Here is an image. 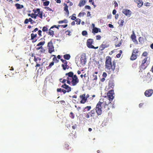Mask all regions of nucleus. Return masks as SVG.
<instances>
[{
	"label": "nucleus",
	"mask_w": 153,
	"mask_h": 153,
	"mask_svg": "<svg viewBox=\"0 0 153 153\" xmlns=\"http://www.w3.org/2000/svg\"><path fill=\"white\" fill-rule=\"evenodd\" d=\"M105 62V68L106 71L108 74H110L111 72H114L115 69L116 62L115 61H113L111 62V58L109 56L106 57Z\"/></svg>",
	"instance_id": "obj_1"
},
{
	"label": "nucleus",
	"mask_w": 153,
	"mask_h": 153,
	"mask_svg": "<svg viewBox=\"0 0 153 153\" xmlns=\"http://www.w3.org/2000/svg\"><path fill=\"white\" fill-rule=\"evenodd\" d=\"M65 76L67 77V83L73 86H75L79 82V79L76 75H74L72 71H70L65 74Z\"/></svg>",
	"instance_id": "obj_2"
},
{
	"label": "nucleus",
	"mask_w": 153,
	"mask_h": 153,
	"mask_svg": "<svg viewBox=\"0 0 153 153\" xmlns=\"http://www.w3.org/2000/svg\"><path fill=\"white\" fill-rule=\"evenodd\" d=\"M101 102L102 107V108L103 107L104 108L105 111H108L109 110L112 105L111 101L107 100L106 101H103Z\"/></svg>",
	"instance_id": "obj_3"
},
{
	"label": "nucleus",
	"mask_w": 153,
	"mask_h": 153,
	"mask_svg": "<svg viewBox=\"0 0 153 153\" xmlns=\"http://www.w3.org/2000/svg\"><path fill=\"white\" fill-rule=\"evenodd\" d=\"M102 103L100 101L97 104L96 107V111L98 116L101 115L102 113Z\"/></svg>",
	"instance_id": "obj_4"
},
{
	"label": "nucleus",
	"mask_w": 153,
	"mask_h": 153,
	"mask_svg": "<svg viewBox=\"0 0 153 153\" xmlns=\"http://www.w3.org/2000/svg\"><path fill=\"white\" fill-rule=\"evenodd\" d=\"M95 114V111L94 109H93L90 112L87 113H84L83 114L86 118L88 119L90 118V116L91 117H94Z\"/></svg>",
	"instance_id": "obj_5"
},
{
	"label": "nucleus",
	"mask_w": 153,
	"mask_h": 153,
	"mask_svg": "<svg viewBox=\"0 0 153 153\" xmlns=\"http://www.w3.org/2000/svg\"><path fill=\"white\" fill-rule=\"evenodd\" d=\"M114 92L113 90H111L109 91L107 93V97L108 98V100L112 101L114 97Z\"/></svg>",
	"instance_id": "obj_6"
},
{
	"label": "nucleus",
	"mask_w": 153,
	"mask_h": 153,
	"mask_svg": "<svg viewBox=\"0 0 153 153\" xmlns=\"http://www.w3.org/2000/svg\"><path fill=\"white\" fill-rule=\"evenodd\" d=\"M139 51L137 49H135L133 50L132 55L130 57V59L131 60H135L137 58V55L136 54L138 53Z\"/></svg>",
	"instance_id": "obj_7"
},
{
	"label": "nucleus",
	"mask_w": 153,
	"mask_h": 153,
	"mask_svg": "<svg viewBox=\"0 0 153 153\" xmlns=\"http://www.w3.org/2000/svg\"><path fill=\"white\" fill-rule=\"evenodd\" d=\"M48 52L49 53H51L53 52L54 51V48L51 41L48 42Z\"/></svg>",
	"instance_id": "obj_8"
},
{
	"label": "nucleus",
	"mask_w": 153,
	"mask_h": 153,
	"mask_svg": "<svg viewBox=\"0 0 153 153\" xmlns=\"http://www.w3.org/2000/svg\"><path fill=\"white\" fill-rule=\"evenodd\" d=\"M54 57L53 59V61L52 62L49 64L48 66L46 67V69L48 70L51 67L54 65V62L56 63H58L59 62V60L57 59L55 55H53Z\"/></svg>",
	"instance_id": "obj_9"
},
{
	"label": "nucleus",
	"mask_w": 153,
	"mask_h": 153,
	"mask_svg": "<svg viewBox=\"0 0 153 153\" xmlns=\"http://www.w3.org/2000/svg\"><path fill=\"white\" fill-rule=\"evenodd\" d=\"M33 11L35 14L38 12V13L36 14V16H38L41 19H42L43 12L42 11H41L39 8H37L36 10L33 9Z\"/></svg>",
	"instance_id": "obj_10"
},
{
	"label": "nucleus",
	"mask_w": 153,
	"mask_h": 153,
	"mask_svg": "<svg viewBox=\"0 0 153 153\" xmlns=\"http://www.w3.org/2000/svg\"><path fill=\"white\" fill-rule=\"evenodd\" d=\"M109 46V44L108 42L106 41L103 42L102 44L100 46L99 49L101 51H102L104 49L108 47Z\"/></svg>",
	"instance_id": "obj_11"
},
{
	"label": "nucleus",
	"mask_w": 153,
	"mask_h": 153,
	"mask_svg": "<svg viewBox=\"0 0 153 153\" xmlns=\"http://www.w3.org/2000/svg\"><path fill=\"white\" fill-rule=\"evenodd\" d=\"M122 12L125 15L129 17L130 16L132 13L131 11L127 9H123L122 11Z\"/></svg>",
	"instance_id": "obj_12"
},
{
	"label": "nucleus",
	"mask_w": 153,
	"mask_h": 153,
	"mask_svg": "<svg viewBox=\"0 0 153 153\" xmlns=\"http://www.w3.org/2000/svg\"><path fill=\"white\" fill-rule=\"evenodd\" d=\"M152 79L151 77V74L149 72L148 73L146 76L145 81L147 83H149L152 81Z\"/></svg>",
	"instance_id": "obj_13"
},
{
	"label": "nucleus",
	"mask_w": 153,
	"mask_h": 153,
	"mask_svg": "<svg viewBox=\"0 0 153 153\" xmlns=\"http://www.w3.org/2000/svg\"><path fill=\"white\" fill-rule=\"evenodd\" d=\"M79 97L81 99L80 101V103L81 104H84L87 101V99L85 97V94H83L82 95H80Z\"/></svg>",
	"instance_id": "obj_14"
},
{
	"label": "nucleus",
	"mask_w": 153,
	"mask_h": 153,
	"mask_svg": "<svg viewBox=\"0 0 153 153\" xmlns=\"http://www.w3.org/2000/svg\"><path fill=\"white\" fill-rule=\"evenodd\" d=\"M93 42V40L92 39H89L87 40V46L89 48H93L94 46L92 45Z\"/></svg>",
	"instance_id": "obj_15"
},
{
	"label": "nucleus",
	"mask_w": 153,
	"mask_h": 153,
	"mask_svg": "<svg viewBox=\"0 0 153 153\" xmlns=\"http://www.w3.org/2000/svg\"><path fill=\"white\" fill-rule=\"evenodd\" d=\"M148 57H146L142 61V63L141 64V65L140 66V68L143 69H145L146 67L147 66H146L145 65V64L146 62L147 61Z\"/></svg>",
	"instance_id": "obj_16"
},
{
	"label": "nucleus",
	"mask_w": 153,
	"mask_h": 153,
	"mask_svg": "<svg viewBox=\"0 0 153 153\" xmlns=\"http://www.w3.org/2000/svg\"><path fill=\"white\" fill-rule=\"evenodd\" d=\"M153 93V90L152 89H150L147 90L145 92V95L147 97H150Z\"/></svg>",
	"instance_id": "obj_17"
},
{
	"label": "nucleus",
	"mask_w": 153,
	"mask_h": 153,
	"mask_svg": "<svg viewBox=\"0 0 153 153\" xmlns=\"http://www.w3.org/2000/svg\"><path fill=\"white\" fill-rule=\"evenodd\" d=\"M61 87L65 88L67 91V92H69L71 91V88L65 83L64 84L61 86Z\"/></svg>",
	"instance_id": "obj_18"
},
{
	"label": "nucleus",
	"mask_w": 153,
	"mask_h": 153,
	"mask_svg": "<svg viewBox=\"0 0 153 153\" xmlns=\"http://www.w3.org/2000/svg\"><path fill=\"white\" fill-rule=\"evenodd\" d=\"M134 1L137 4V6L139 8L141 7L143 4L142 0H134Z\"/></svg>",
	"instance_id": "obj_19"
},
{
	"label": "nucleus",
	"mask_w": 153,
	"mask_h": 153,
	"mask_svg": "<svg viewBox=\"0 0 153 153\" xmlns=\"http://www.w3.org/2000/svg\"><path fill=\"white\" fill-rule=\"evenodd\" d=\"M86 62V58L85 56H82L80 58V63L82 65H85Z\"/></svg>",
	"instance_id": "obj_20"
},
{
	"label": "nucleus",
	"mask_w": 153,
	"mask_h": 153,
	"mask_svg": "<svg viewBox=\"0 0 153 153\" xmlns=\"http://www.w3.org/2000/svg\"><path fill=\"white\" fill-rule=\"evenodd\" d=\"M91 108V107L90 106H87L86 107L84 108H83L82 112L83 114L84 113H87L86 112L87 111H89Z\"/></svg>",
	"instance_id": "obj_21"
},
{
	"label": "nucleus",
	"mask_w": 153,
	"mask_h": 153,
	"mask_svg": "<svg viewBox=\"0 0 153 153\" xmlns=\"http://www.w3.org/2000/svg\"><path fill=\"white\" fill-rule=\"evenodd\" d=\"M64 10L66 12L67 15H69V12L68 10V6L66 4L64 3Z\"/></svg>",
	"instance_id": "obj_22"
},
{
	"label": "nucleus",
	"mask_w": 153,
	"mask_h": 153,
	"mask_svg": "<svg viewBox=\"0 0 153 153\" xmlns=\"http://www.w3.org/2000/svg\"><path fill=\"white\" fill-rule=\"evenodd\" d=\"M108 85L109 88H113L114 87V82L112 80H110L108 82Z\"/></svg>",
	"instance_id": "obj_23"
},
{
	"label": "nucleus",
	"mask_w": 153,
	"mask_h": 153,
	"mask_svg": "<svg viewBox=\"0 0 153 153\" xmlns=\"http://www.w3.org/2000/svg\"><path fill=\"white\" fill-rule=\"evenodd\" d=\"M67 63L68 62H67L62 65V67L64 70H65L66 69H68L69 68V66L67 65Z\"/></svg>",
	"instance_id": "obj_24"
},
{
	"label": "nucleus",
	"mask_w": 153,
	"mask_h": 153,
	"mask_svg": "<svg viewBox=\"0 0 153 153\" xmlns=\"http://www.w3.org/2000/svg\"><path fill=\"white\" fill-rule=\"evenodd\" d=\"M87 0H80L79 4L80 7L83 6L86 3Z\"/></svg>",
	"instance_id": "obj_25"
},
{
	"label": "nucleus",
	"mask_w": 153,
	"mask_h": 153,
	"mask_svg": "<svg viewBox=\"0 0 153 153\" xmlns=\"http://www.w3.org/2000/svg\"><path fill=\"white\" fill-rule=\"evenodd\" d=\"M51 29V28L49 29V31L48 32H47V33L48 34L50 35V36H51L52 37H53L54 35V32L52 30H51V29Z\"/></svg>",
	"instance_id": "obj_26"
},
{
	"label": "nucleus",
	"mask_w": 153,
	"mask_h": 153,
	"mask_svg": "<svg viewBox=\"0 0 153 153\" xmlns=\"http://www.w3.org/2000/svg\"><path fill=\"white\" fill-rule=\"evenodd\" d=\"M15 6L16 7V9H20L23 8L24 7V6L22 5H20V4L19 3H16L15 4Z\"/></svg>",
	"instance_id": "obj_27"
},
{
	"label": "nucleus",
	"mask_w": 153,
	"mask_h": 153,
	"mask_svg": "<svg viewBox=\"0 0 153 153\" xmlns=\"http://www.w3.org/2000/svg\"><path fill=\"white\" fill-rule=\"evenodd\" d=\"M63 57L65 59L68 60L70 59L71 56L69 54H66L63 56Z\"/></svg>",
	"instance_id": "obj_28"
},
{
	"label": "nucleus",
	"mask_w": 153,
	"mask_h": 153,
	"mask_svg": "<svg viewBox=\"0 0 153 153\" xmlns=\"http://www.w3.org/2000/svg\"><path fill=\"white\" fill-rule=\"evenodd\" d=\"M131 38L132 40L136 38V36L134 33V31H132V34L131 36Z\"/></svg>",
	"instance_id": "obj_29"
},
{
	"label": "nucleus",
	"mask_w": 153,
	"mask_h": 153,
	"mask_svg": "<svg viewBox=\"0 0 153 153\" xmlns=\"http://www.w3.org/2000/svg\"><path fill=\"white\" fill-rule=\"evenodd\" d=\"M68 22V21L66 19H64V20L59 21L58 22V23L59 24H62L63 23H67Z\"/></svg>",
	"instance_id": "obj_30"
},
{
	"label": "nucleus",
	"mask_w": 153,
	"mask_h": 153,
	"mask_svg": "<svg viewBox=\"0 0 153 153\" xmlns=\"http://www.w3.org/2000/svg\"><path fill=\"white\" fill-rule=\"evenodd\" d=\"M124 21L123 19H120L118 21V24H119L120 26H122L123 25Z\"/></svg>",
	"instance_id": "obj_31"
},
{
	"label": "nucleus",
	"mask_w": 153,
	"mask_h": 153,
	"mask_svg": "<svg viewBox=\"0 0 153 153\" xmlns=\"http://www.w3.org/2000/svg\"><path fill=\"white\" fill-rule=\"evenodd\" d=\"M37 35L36 34L31 33V39L33 40L35 38L37 37Z\"/></svg>",
	"instance_id": "obj_32"
},
{
	"label": "nucleus",
	"mask_w": 153,
	"mask_h": 153,
	"mask_svg": "<svg viewBox=\"0 0 153 153\" xmlns=\"http://www.w3.org/2000/svg\"><path fill=\"white\" fill-rule=\"evenodd\" d=\"M34 61L35 62H36V65L35 66L36 67H39L40 66V64L38 63L37 62V58H36V57H35V58H34Z\"/></svg>",
	"instance_id": "obj_33"
},
{
	"label": "nucleus",
	"mask_w": 153,
	"mask_h": 153,
	"mask_svg": "<svg viewBox=\"0 0 153 153\" xmlns=\"http://www.w3.org/2000/svg\"><path fill=\"white\" fill-rule=\"evenodd\" d=\"M99 30L97 27H94L92 30V32L93 33H97L98 32Z\"/></svg>",
	"instance_id": "obj_34"
},
{
	"label": "nucleus",
	"mask_w": 153,
	"mask_h": 153,
	"mask_svg": "<svg viewBox=\"0 0 153 153\" xmlns=\"http://www.w3.org/2000/svg\"><path fill=\"white\" fill-rule=\"evenodd\" d=\"M50 4V1H46L44 2L43 3V5L45 6H48Z\"/></svg>",
	"instance_id": "obj_35"
},
{
	"label": "nucleus",
	"mask_w": 153,
	"mask_h": 153,
	"mask_svg": "<svg viewBox=\"0 0 153 153\" xmlns=\"http://www.w3.org/2000/svg\"><path fill=\"white\" fill-rule=\"evenodd\" d=\"M42 30L43 32H47L48 30V29L47 26H44L43 27Z\"/></svg>",
	"instance_id": "obj_36"
},
{
	"label": "nucleus",
	"mask_w": 153,
	"mask_h": 153,
	"mask_svg": "<svg viewBox=\"0 0 153 153\" xmlns=\"http://www.w3.org/2000/svg\"><path fill=\"white\" fill-rule=\"evenodd\" d=\"M45 43V41H43V42H39V43H38L37 44V46H42V45H44Z\"/></svg>",
	"instance_id": "obj_37"
},
{
	"label": "nucleus",
	"mask_w": 153,
	"mask_h": 153,
	"mask_svg": "<svg viewBox=\"0 0 153 153\" xmlns=\"http://www.w3.org/2000/svg\"><path fill=\"white\" fill-rule=\"evenodd\" d=\"M138 40L139 42L141 43H142L144 42L143 38L141 37H139L138 39Z\"/></svg>",
	"instance_id": "obj_38"
},
{
	"label": "nucleus",
	"mask_w": 153,
	"mask_h": 153,
	"mask_svg": "<svg viewBox=\"0 0 153 153\" xmlns=\"http://www.w3.org/2000/svg\"><path fill=\"white\" fill-rule=\"evenodd\" d=\"M75 22H76V24L79 25L80 23L81 20L80 19H78L75 20Z\"/></svg>",
	"instance_id": "obj_39"
},
{
	"label": "nucleus",
	"mask_w": 153,
	"mask_h": 153,
	"mask_svg": "<svg viewBox=\"0 0 153 153\" xmlns=\"http://www.w3.org/2000/svg\"><path fill=\"white\" fill-rule=\"evenodd\" d=\"M82 34L83 36H85L87 35L88 33L86 31L83 30L82 32Z\"/></svg>",
	"instance_id": "obj_40"
},
{
	"label": "nucleus",
	"mask_w": 153,
	"mask_h": 153,
	"mask_svg": "<svg viewBox=\"0 0 153 153\" xmlns=\"http://www.w3.org/2000/svg\"><path fill=\"white\" fill-rule=\"evenodd\" d=\"M85 12H80L79 15H78V16H84L85 15Z\"/></svg>",
	"instance_id": "obj_41"
},
{
	"label": "nucleus",
	"mask_w": 153,
	"mask_h": 153,
	"mask_svg": "<svg viewBox=\"0 0 153 153\" xmlns=\"http://www.w3.org/2000/svg\"><path fill=\"white\" fill-rule=\"evenodd\" d=\"M70 117L72 119H74V113L73 112H71L70 113Z\"/></svg>",
	"instance_id": "obj_42"
},
{
	"label": "nucleus",
	"mask_w": 153,
	"mask_h": 153,
	"mask_svg": "<svg viewBox=\"0 0 153 153\" xmlns=\"http://www.w3.org/2000/svg\"><path fill=\"white\" fill-rule=\"evenodd\" d=\"M31 17L32 18H34L36 19L37 17L36 14L34 13H32L31 14Z\"/></svg>",
	"instance_id": "obj_43"
},
{
	"label": "nucleus",
	"mask_w": 153,
	"mask_h": 153,
	"mask_svg": "<svg viewBox=\"0 0 153 153\" xmlns=\"http://www.w3.org/2000/svg\"><path fill=\"white\" fill-rule=\"evenodd\" d=\"M44 8L45 9H46L47 11H52L53 12V10L51 9L49 7H45Z\"/></svg>",
	"instance_id": "obj_44"
},
{
	"label": "nucleus",
	"mask_w": 153,
	"mask_h": 153,
	"mask_svg": "<svg viewBox=\"0 0 153 153\" xmlns=\"http://www.w3.org/2000/svg\"><path fill=\"white\" fill-rule=\"evenodd\" d=\"M147 55H148L146 51H145L143 53L142 55V56H144V57H146L147 56Z\"/></svg>",
	"instance_id": "obj_45"
},
{
	"label": "nucleus",
	"mask_w": 153,
	"mask_h": 153,
	"mask_svg": "<svg viewBox=\"0 0 153 153\" xmlns=\"http://www.w3.org/2000/svg\"><path fill=\"white\" fill-rule=\"evenodd\" d=\"M60 26H61V25H58V26H57L56 25H54L53 26H52L51 27V29H53V28L54 27H56V28L58 29H59V27H60Z\"/></svg>",
	"instance_id": "obj_46"
},
{
	"label": "nucleus",
	"mask_w": 153,
	"mask_h": 153,
	"mask_svg": "<svg viewBox=\"0 0 153 153\" xmlns=\"http://www.w3.org/2000/svg\"><path fill=\"white\" fill-rule=\"evenodd\" d=\"M93 80H96L97 79V76L94 74H93Z\"/></svg>",
	"instance_id": "obj_47"
},
{
	"label": "nucleus",
	"mask_w": 153,
	"mask_h": 153,
	"mask_svg": "<svg viewBox=\"0 0 153 153\" xmlns=\"http://www.w3.org/2000/svg\"><path fill=\"white\" fill-rule=\"evenodd\" d=\"M69 145L67 144V143H66V144H65V145H64V147L65 148L67 149H69Z\"/></svg>",
	"instance_id": "obj_48"
},
{
	"label": "nucleus",
	"mask_w": 153,
	"mask_h": 153,
	"mask_svg": "<svg viewBox=\"0 0 153 153\" xmlns=\"http://www.w3.org/2000/svg\"><path fill=\"white\" fill-rule=\"evenodd\" d=\"M85 9H88V10L91 9V7L89 5H85Z\"/></svg>",
	"instance_id": "obj_49"
},
{
	"label": "nucleus",
	"mask_w": 153,
	"mask_h": 153,
	"mask_svg": "<svg viewBox=\"0 0 153 153\" xmlns=\"http://www.w3.org/2000/svg\"><path fill=\"white\" fill-rule=\"evenodd\" d=\"M42 31L41 30H39L38 31V34L40 37L41 36H42Z\"/></svg>",
	"instance_id": "obj_50"
},
{
	"label": "nucleus",
	"mask_w": 153,
	"mask_h": 153,
	"mask_svg": "<svg viewBox=\"0 0 153 153\" xmlns=\"http://www.w3.org/2000/svg\"><path fill=\"white\" fill-rule=\"evenodd\" d=\"M74 15H75V14H74L73 15V16ZM76 17L75 16H72L71 17V19L72 20H76Z\"/></svg>",
	"instance_id": "obj_51"
},
{
	"label": "nucleus",
	"mask_w": 153,
	"mask_h": 153,
	"mask_svg": "<svg viewBox=\"0 0 153 153\" xmlns=\"http://www.w3.org/2000/svg\"><path fill=\"white\" fill-rule=\"evenodd\" d=\"M107 76V74L105 72H103V73L102 76L104 78H106Z\"/></svg>",
	"instance_id": "obj_52"
},
{
	"label": "nucleus",
	"mask_w": 153,
	"mask_h": 153,
	"mask_svg": "<svg viewBox=\"0 0 153 153\" xmlns=\"http://www.w3.org/2000/svg\"><path fill=\"white\" fill-rule=\"evenodd\" d=\"M101 37L100 35H97L96 36V39L97 40H100V39Z\"/></svg>",
	"instance_id": "obj_53"
},
{
	"label": "nucleus",
	"mask_w": 153,
	"mask_h": 153,
	"mask_svg": "<svg viewBox=\"0 0 153 153\" xmlns=\"http://www.w3.org/2000/svg\"><path fill=\"white\" fill-rule=\"evenodd\" d=\"M133 41L134 43L135 44H138V41L136 39H136H133V40H132Z\"/></svg>",
	"instance_id": "obj_54"
},
{
	"label": "nucleus",
	"mask_w": 153,
	"mask_h": 153,
	"mask_svg": "<svg viewBox=\"0 0 153 153\" xmlns=\"http://www.w3.org/2000/svg\"><path fill=\"white\" fill-rule=\"evenodd\" d=\"M133 41L134 43L135 44H138V41L136 39H136H133V40H132Z\"/></svg>",
	"instance_id": "obj_55"
},
{
	"label": "nucleus",
	"mask_w": 153,
	"mask_h": 153,
	"mask_svg": "<svg viewBox=\"0 0 153 153\" xmlns=\"http://www.w3.org/2000/svg\"><path fill=\"white\" fill-rule=\"evenodd\" d=\"M114 4L115 7L118 6V4L116 1L114 2Z\"/></svg>",
	"instance_id": "obj_56"
},
{
	"label": "nucleus",
	"mask_w": 153,
	"mask_h": 153,
	"mask_svg": "<svg viewBox=\"0 0 153 153\" xmlns=\"http://www.w3.org/2000/svg\"><path fill=\"white\" fill-rule=\"evenodd\" d=\"M29 20H28V19H26L24 21V23L25 24H27L29 22Z\"/></svg>",
	"instance_id": "obj_57"
},
{
	"label": "nucleus",
	"mask_w": 153,
	"mask_h": 153,
	"mask_svg": "<svg viewBox=\"0 0 153 153\" xmlns=\"http://www.w3.org/2000/svg\"><path fill=\"white\" fill-rule=\"evenodd\" d=\"M60 60L64 64L67 62L65 60L63 59H60Z\"/></svg>",
	"instance_id": "obj_58"
},
{
	"label": "nucleus",
	"mask_w": 153,
	"mask_h": 153,
	"mask_svg": "<svg viewBox=\"0 0 153 153\" xmlns=\"http://www.w3.org/2000/svg\"><path fill=\"white\" fill-rule=\"evenodd\" d=\"M121 45V42H120L117 45H115V46L116 47H120Z\"/></svg>",
	"instance_id": "obj_59"
},
{
	"label": "nucleus",
	"mask_w": 153,
	"mask_h": 153,
	"mask_svg": "<svg viewBox=\"0 0 153 153\" xmlns=\"http://www.w3.org/2000/svg\"><path fill=\"white\" fill-rule=\"evenodd\" d=\"M116 12H117V11L115 9H114L112 13L114 15L116 14Z\"/></svg>",
	"instance_id": "obj_60"
},
{
	"label": "nucleus",
	"mask_w": 153,
	"mask_h": 153,
	"mask_svg": "<svg viewBox=\"0 0 153 153\" xmlns=\"http://www.w3.org/2000/svg\"><path fill=\"white\" fill-rule=\"evenodd\" d=\"M66 77L67 78V77ZM66 81H67V78L66 79H63V80L62 81V83L65 84V82H66Z\"/></svg>",
	"instance_id": "obj_61"
},
{
	"label": "nucleus",
	"mask_w": 153,
	"mask_h": 153,
	"mask_svg": "<svg viewBox=\"0 0 153 153\" xmlns=\"http://www.w3.org/2000/svg\"><path fill=\"white\" fill-rule=\"evenodd\" d=\"M62 89L61 88H58L57 89V91L58 92H61L62 91Z\"/></svg>",
	"instance_id": "obj_62"
},
{
	"label": "nucleus",
	"mask_w": 153,
	"mask_h": 153,
	"mask_svg": "<svg viewBox=\"0 0 153 153\" xmlns=\"http://www.w3.org/2000/svg\"><path fill=\"white\" fill-rule=\"evenodd\" d=\"M38 28H35L33 31H32V32H36V31H38Z\"/></svg>",
	"instance_id": "obj_63"
},
{
	"label": "nucleus",
	"mask_w": 153,
	"mask_h": 153,
	"mask_svg": "<svg viewBox=\"0 0 153 153\" xmlns=\"http://www.w3.org/2000/svg\"><path fill=\"white\" fill-rule=\"evenodd\" d=\"M115 15V18L116 19H117L118 18L119 15L118 14H116Z\"/></svg>",
	"instance_id": "obj_64"
}]
</instances>
